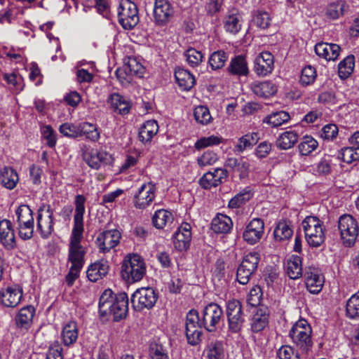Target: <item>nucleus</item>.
Segmentation results:
<instances>
[{
	"mask_svg": "<svg viewBox=\"0 0 359 359\" xmlns=\"http://www.w3.org/2000/svg\"><path fill=\"white\" fill-rule=\"evenodd\" d=\"M86 198L83 195H77L75 198V212L74 215V224L69 237L68 248V262L72 266L83 267L85 264L86 248L81 245L83 237Z\"/></svg>",
	"mask_w": 359,
	"mask_h": 359,
	"instance_id": "nucleus-1",
	"label": "nucleus"
},
{
	"mask_svg": "<svg viewBox=\"0 0 359 359\" xmlns=\"http://www.w3.org/2000/svg\"><path fill=\"white\" fill-rule=\"evenodd\" d=\"M128 311V298L126 293L114 294L110 289L102 292L99 301V313L101 316H112L114 321H118L126 316Z\"/></svg>",
	"mask_w": 359,
	"mask_h": 359,
	"instance_id": "nucleus-2",
	"label": "nucleus"
},
{
	"mask_svg": "<svg viewBox=\"0 0 359 359\" xmlns=\"http://www.w3.org/2000/svg\"><path fill=\"white\" fill-rule=\"evenodd\" d=\"M147 266L142 257L138 254H128L121 264V276L127 283L140 281L146 274Z\"/></svg>",
	"mask_w": 359,
	"mask_h": 359,
	"instance_id": "nucleus-3",
	"label": "nucleus"
},
{
	"mask_svg": "<svg viewBox=\"0 0 359 359\" xmlns=\"http://www.w3.org/2000/svg\"><path fill=\"white\" fill-rule=\"evenodd\" d=\"M305 238L310 247L318 248L325 240L323 222L315 216H307L302 223Z\"/></svg>",
	"mask_w": 359,
	"mask_h": 359,
	"instance_id": "nucleus-4",
	"label": "nucleus"
},
{
	"mask_svg": "<svg viewBox=\"0 0 359 359\" xmlns=\"http://www.w3.org/2000/svg\"><path fill=\"white\" fill-rule=\"evenodd\" d=\"M338 230L345 246L351 247L355 244L358 236V225L353 216L348 214L340 216L338 219Z\"/></svg>",
	"mask_w": 359,
	"mask_h": 359,
	"instance_id": "nucleus-5",
	"label": "nucleus"
},
{
	"mask_svg": "<svg viewBox=\"0 0 359 359\" xmlns=\"http://www.w3.org/2000/svg\"><path fill=\"white\" fill-rule=\"evenodd\" d=\"M311 327L306 320H298L291 328L289 336L293 342L303 351H308L312 346Z\"/></svg>",
	"mask_w": 359,
	"mask_h": 359,
	"instance_id": "nucleus-6",
	"label": "nucleus"
},
{
	"mask_svg": "<svg viewBox=\"0 0 359 359\" xmlns=\"http://www.w3.org/2000/svg\"><path fill=\"white\" fill-rule=\"evenodd\" d=\"M118 22L125 29H131L139 22L137 5L130 0H121L118 8Z\"/></svg>",
	"mask_w": 359,
	"mask_h": 359,
	"instance_id": "nucleus-7",
	"label": "nucleus"
},
{
	"mask_svg": "<svg viewBox=\"0 0 359 359\" xmlns=\"http://www.w3.org/2000/svg\"><path fill=\"white\" fill-rule=\"evenodd\" d=\"M223 310L215 303H210L202 311L201 323L204 328L210 332H215L223 320Z\"/></svg>",
	"mask_w": 359,
	"mask_h": 359,
	"instance_id": "nucleus-8",
	"label": "nucleus"
},
{
	"mask_svg": "<svg viewBox=\"0 0 359 359\" xmlns=\"http://www.w3.org/2000/svg\"><path fill=\"white\" fill-rule=\"evenodd\" d=\"M226 313L229 330L234 333L240 332L245 323L241 302L237 299L229 300L226 303Z\"/></svg>",
	"mask_w": 359,
	"mask_h": 359,
	"instance_id": "nucleus-9",
	"label": "nucleus"
},
{
	"mask_svg": "<svg viewBox=\"0 0 359 359\" xmlns=\"http://www.w3.org/2000/svg\"><path fill=\"white\" fill-rule=\"evenodd\" d=\"M259 262V255L258 252H253L247 254L236 272V279L240 284H247L251 276L256 271Z\"/></svg>",
	"mask_w": 359,
	"mask_h": 359,
	"instance_id": "nucleus-10",
	"label": "nucleus"
},
{
	"mask_svg": "<svg viewBox=\"0 0 359 359\" xmlns=\"http://www.w3.org/2000/svg\"><path fill=\"white\" fill-rule=\"evenodd\" d=\"M82 157L86 164L95 170H99L102 165L111 164L114 160L112 156L108 152L95 148L83 149Z\"/></svg>",
	"mask_w": 359,
	"mask_h": 359,
	"instance_id": "nucleus-11",
	"label": "nucleus"
},
{
	"mask_svg": "<svg viewBox=\"0 0 359 359\" xmlns=\"http://www.w3.org/2000/svg\"><path fill=\"white\" fill-rule=\"evenodd\" d=\"M37 231L43 239L48 238L54 231L53 212L49 205H41L38 210Z\"/></svg>",
	"mask_w": 359,
	"mask_h": 359,
	"instance_id": "nucleus-12",
	"label": "nucleus"
},
{
	"mask_svg": "<svg viewBox=\"0 0 359 359\" xmlns=\"http://www.w3.org/2000/svg\"><path fill=\"white\" fill-rule=\"evenodd\" d=\"M202 326L197 311L195 310L189 311L187 314L185 324L186 336L189 344L194 346L200 342Z\"/></svg>",
	"mask_w": 359,
	"mask_h": 359,
	"instance_id": "nucleus-13",
	"label": "nucleus"
},
{
	"mask_svg": "<svg viewBox=\"0 0 359 359\" xmlns=\"http://www.w3.org/2000/svg\"><path fill=\"white\" fill-rule=\"evenodd\" d=\"M121 238L119 230L109 229L100 233L95 243L100 253L106 254L119 244Z\"/></svg>",
	"mask_w": 359,
	"mask_h": 359,
	"instance_id": "nucleus-14",
	"label": "nucleus"
},
{
	"mask_svg": "<svg viewBox=\"0 0 359 359\" xmlns=\"http://www.w3.org/2000/svg\"><path fill=\"white\" fill-rule=\"evenodd\" d=\"M156 185L153 182L144 183L133 196V204L137 209L144 210L150 206L156 197Z\"/></svg>",
	"mask_w": 359,
	"mask_h": 359,
	"instance_id": "nucleus-15",
	"label": "nucleus"
},
{
	"mask_svg": "<svg viewBox=\"0 0 359 359\" xmlns=\"http://www.w3.org/2000/svg\"><path fill=\"white\" fill-rule=\"evenodd\" d=\"M158 299V294L151 287H142L137 290L131 297L135 307L142 310L151 309Z\"/></svg>",
	"mask_w": 359,
	"mask_h": 359,
	"instance_id": "nucleus-16",
	"label": "nucleus"
},
{
	"mask_svg": "<svg viewBox=\"0 0 359 359\" xmlns=\"http://www.w3.org/2000/svg\"><path fill=\"white\" fill-rule=\"evenodd\" d=\"M22 296V288L18 285L1 287L0 304L6 308H15L20 303Z\"/></svg>",
	"mask_w": 359,
	"mask_h": 359,
	"instance_id": "nucleus-17",
	"label": "nucleus"
},
{
	"mask_svg": "<svg viewBox=\"0 0 359 359\" xmlns=\"http://www.w3.org/2000/svg\"><path fill=\"white\" fill-rule=\"evenodd\" d=\"M174 15V8L168 0H155L153 17L156 25L164 26Z\"/></svg>",
	"mask_w": 359,
	"mask_h": 359,
	"instance_id": "nucleus-18",
	"label": "nucleus"
},
{
	"mask_svg": "<svg viewBox=\"0 0 359 359\" xmlns=\"http://www.w3.org/2000/svg\"><path fill=\"white\" fill-rule=\"evenodd\" d=\"M306 287L311 294H318L323 289L324 277L320 270L315 266L306 267L304 271Z\"/></svg>",
	"mask_w": 359,
	"mask_h": 359,
	"instance_id": "nucleus-19",
	"label": "nucleus"
},
{
	"mask_svg": "<svg viewBox=\"0 0 359 359\" xmlns=\"http://www.w3.org/2000/svg\"><path fill=\"white\" fill-rule=\"evenodd\" d=\"M274 69V57L269 51L259 53L254 60L253 70L259 76H266Z\"/></svg>",
	"mask_w": 359,
	"mask_h": 359,
	"instance_id": "nucleus-20",
	"label": "nucleus"
},
{
	"mask_svg": "<svg viewBox=\"0 0 359 359\" xmlns=\"http://www.w3.org/2000/svg\"><path fill=\"white\" fill-rule=\"evenodd\" d=\"M264 233V221L259 218L252 219L247 225L243 233V238L250 245L257 243Z\"/></svg>",
	"mask_w": 359,
	"mask_h": 359,
	"instance_id": "nucleus-21",
	"label": "nucleus"
},
{
	"mask_svg": "<svg viewBox=\"0 0 359 359\" xmlns=\"http://www.w3.org/2000/svg\"><path fill=\"white\" fill-rule=\"evenodd\" d=\"M0 243L6 250H12L16 248L15 232L8 219L0 221Z\"/></svg>",
	"mask_w": 359,
	"mask_h": 359,
	"instance_id": "nucleus-22",
	"label": "nucleus"
},
{
	"mask_svg": "<svg viewBox=\"0 0 359 359\" xmlns=\"http://www.w3.org/2000/svg\"><path fill=\"white\" fill-rule=\"evenodd\" d=\"M227 175L226 170L218 168L215 169L213 172L205 173L199 180V184L203 189H210L221 184L227 177Z\"/></svg>",
	"mask_w": 359,
	"mask_h": 359,
	"instance_id": "nucleus-23",
	"label": "nucleus"
},
{
	"mask_svg": "<svg viewBox=\"0 0 359 359\" xmlns=\"http://www.w3.org/2000/svg\"><path fill=\"white\" fill-rule=\"evenodd\" d=\"M191 226L190 224L184 222L178 227L173 236L175 248L183 251L189 248L191 240Z\"/></svg>",
	"mask_w": 359,
	"mask_h": 359,
	"instance_id": "nucleus-24",
	"label": "nucleus"
},
{
	"mask_svg": "<svg viewBox=\"0 0 359 359\" xmlns=\"http://www.w3.org/2000/svg\"><path fill=\"white\" fill-rule=\"evenodd\" d=\"M315 52L320 57L327 61L336 60L341 52V48L336 43H318L314 47Z\"/></svg>",
	"mask_w": 359,
	"mask_h": 359,
	"instance_id": "nucleus-25",
	"label": "nucleus"
},
{
	"mask_svg": "<svg viewBox=\"0 0 359 359\" xmlns=\"http://www.w3.org/2000/svg\"><path fill=\"white\" fill-rule=\"evenodd\" d=\"M36 309L32 305L21 308L15 317V323L18 328L28 330L32 325Z\"/></svg>",
	"mask_w": 359,
	"mask_h": 359,
	"instance_id": "nucleus-26",
	"label": "nucleus"
},
{
	"mask_svg": "<svg viewBox=\"0 0 359 359\" xmlns=\"http://www.w3.org/2000/svg\"><path fill=\"white\" fill-rule=\"evenodd\" d=\"M223 25L226 32L237 34L242 27V17L239 12L236 9L229 11L223 20Z\"/></svg>",
	"mask_w": 359,
	"mask_h": 359,
	"instance_id": "nucleus-27",
	"label": "nucleus"
},
{
	"mask_svg": "<svg viewBox=\"0 0 359 359\" xmlns=\"http://www.w3.org/2000/svg\"><path fill=\"white\" fill-rule=\"evenodd\" d=\"M227 71L231 75L247 76L249 73V69L245 57L240 55L233 57L227 67Z\"/></svg>",
	"mask_w": 359,
	"mask_h": 359,
	"instance_id": "nucleus-28",
	"label": "nucleus"
},
{
	"mask_svg": "<svg viewBox=\"0 0 359 359\" xmlns=\"http://www.w3.org/2000/svg\"><path fill=\"white\" fill-rule=\"evenodd\" d=\"M175 77L177 83L182 90H189L195 83V78L187 69L182 67H176Z\"/></svg>",
	"mask_w": 359,
	"mask_h": 359,
	"instance_id": "nucleus-29",
	"label": "nucleus"
},
{
	"mask_svg": "<svg viewBox=\"0 0 359 359\" xmlns=\"http://www.w3.org/2000/svg\"><path fill=\"white\" fill-rule=\"evenodd\" d=\"M232 227L231 219L224 214H217L211 222V229L216 233H227Z\"/></svg>",
	"mask_w": 359,
	"mask_h": 359,
	"instance_id": "nucleus-30",
	"label": "nucleus"
},
{
	"mask_svg": "<svg viewBox=\"0 0 359 359\" xmlns=\"http://www.w3.org/2000/svg\"><path fill=\"white\" fill-rule=\"evenodd\" d=\"M251 90L256 95L266 98L275 95L278 90V88L272 81H264L252 83Z\"/></svg>",
	"mask_w": 359,
	"mask_h": 359,
	"instance_id": "nucleus-31",
	"label": "nucleus"
},
{
	"mask_svg": "<svg viewBox=\"0 0 359 359\" xmlns=\"http://www.w3.org/2000/svg\"><path fill=\"white\" fill-rule=\"evenodd\" d=\"M109 264L107 261H100L89 266L87 270V277L91 282H96L104 277L109 271Z\"/></svg>",
	"mask_w": 359,
	"mask_h": 359,
	"instance_id": "nucleus-32",
	"label": "nucleus"
},
{
	"mask_svg": "<svg viewBox=\"0 0 359 359\" xmlns=\"http://www.w3.org/2000/svg\"><path fill=\"white\" fill-rule=\"evenodd\" d=\"M158 131V124L156 121L151 119L145 121L140 128L139 140L146 144L150 142Z\"/></svg>",
	"mask_w": 359,
	"mask_h": 359,
	"instance_id": "nucleus-33",
	"label": "nucleus"
},
{
	"mask_svg": "<svg viewBox=\"0 0 359 359\" xmlns=\"http://www.w3.org/2000/svg\"><path fill=\"white\" fill-rule=\"evenodd\" d=\"M0 180L5 188L13 189L19 182L18 174L13 168L5 166L0 170Z\"/></svg>",
	"mask_w": 359,
	"mask_h": 359,
	"instance_id": "nucleus-34",
	"label": "nucleus"
},
{
	"mask_svg": "<svg viewBox=\"0 0 359 359\" xmlns=\"http://www.w3.org/2000/svg\"><path fill=\"white\" fill-rule=\"evenodd\" d=\"M349 8L348 4L344 0H337L327 5L325 16L330 20H337L343 16Z\"/></svg>",
	"mask_w": 359,
	"mask_h": 359,
	"instance_id": "nucleus-35",
	"label": "nucleus"
},
{
	"mask_svg": "<svg viewBox=\"0 0 359 359\" xmlns=\"http://www.w3.org/2000/svg\"><path fill=\"white\" fill-rule=\"evenodd\" d=\"M285 271L290 278L295 280L302 276V262L298 255L291 256L287 261Z\"/></svg>",
	"mask_w": 359,
	"mask_h": 359,
	"instance_id": "nucleus-36",
	"label": "nucleus"
},
{
	"mask_svg": "<svg viewBox=\"0 0 359 359\" xmlns=\"http://www.w3.org/2000/svg\"><path fill=\"white\" fill-rule=\"evenodd\" d=\"M225 166L230 168L234 173H238L241 179L246 177L248 175L249 163L243 158H229L225 163Z\"/></svg>",
	"mask_w": 359,
	"mask_h": 359,
	"instance_id": "nucleus-37",
	"label": "nucleus"
},
{
	"mask_svg": "<svg viewBox=\"0 0 359 359\" xmlns=\"http://www.w3.org/2000/svg\"><path fill=\"white\" fill-rule=\"evenodd\" d=\"M269 313L266 308H259L253 316L251 328L254 332L263 330L268 325Z\"/></svg>",
	"mask_w": 359,
	"mask_h": 359,
	"instance_id": "nucleus-38",
	"label": "nucleus"
},
{
	"mask_svg": "<svg viewBox=\"0 0 359 359\" xmlns=\"http://www.w3.org/2000/svg\"><path fill=\"white\" fill-rule=\"evenodd\" d=\"M107 102L120 114L126 115L130 111V102L118 93L111 94L108 98Z\"/></svg>",
	"mask_w": 359,
	"mask_h": 359,
	"instance_id": "nucleus-39",
	"label": "nucleus"
},
{
	"mask_svg": "<svg viewBox=\"0 0 359 359\" xmlns=\"http://www.w3.org/2000/svg\"><path fill=\"white\" fill-rule=\"evenodd\" d=\"M299 135L295 130H287L281 133L276 140V145L281 149H289L297 142Z\"/></svg>",
	"mask_w": 359,
	"mask_h": 359,
	"instance_id": "nucleus-40",
	"label": "nucleus"
},
{
	"mask_svg": "<svg viewBox=\"0 0 359 359\" xmlns=\"http://www.w3.org/2000/svg\"><path fill=\"white\" fill-rule=\"evenodd\" d=\"M61 336L62 342L65 346H69L74 344L78 339V328L76 323L74 321L67 323L63 327Z\"/></svg>",
	"mask_w": 359,
	"mask_h": 359,
	"instance_id": "nucleus-41",
	"label": "nucleus"
},
{
	"mask_svg": "<svg viewBox=\"0 0 359 359\" xmlns=\"http://www.w3.org/2000/svg\"><path fill=\"white\" fill-rule=\"evenodd\" d=\"M174 219L173 215L168 210L161 209L155 212L152 222L156 229H163L172 223Z\"/></svg>",
	"mask_w": 359,
	"mask_h": 359,
	"instance_id": "nucleus-42",
	"label": "nucleus"
},
{
	"mask_svg": "<svg viewBox=\"0 0 359 359\" xmlns=\"http://www.w3.org/2000/svg\"><path fill=\"white\" fill-rule=\"evenodd\" d=\"M259 139V133H250L244 135L238 140L237 144L235 145V151L242 153L245 150L251 149L255 145Z\"/></svg>",
	"mask_w": 359,
	"mask_h": 359,
	"instance_id": "nucleus-43",
	"label": "nucleus"
},
{
	"mask_svg": "<svg viewBox=\"0 0 359 359\" xmlns=\"http://www.w3.org/2000/svg\"><path fill=\"white\" fill-rule=\"evenodd\" d=\"M229 58L228 54L222 50L214 51L208 58V65L212 70H219L223 68Z\"/></svg>",
	"mask_w": 359,
	"mask_h": 359,
	"instance_id": "nucleus-44",
	"label": "nucleus"
},
{
	"mask_svg": "<svg viewBox=\"0 0 359 359\" xmlns=\"http://www.w3.org/2000/svg\"><path fill=\"white\" fill-rule=\"evenodd\" d=\"M80 137L85 136L86 139L97 142L100 138V133L96 125L88 122L80 123Z\"/></svg>",
	"mask_w": 359,
	"mask_h": 359,
	"instance_id": "nucleus-45",
	"label": "nucleus"
},
{
	"mask_svg": "<svg viewBox=\"0 0 359 359\" xmlns=\"http://www.w3.org/2000/svg\"><path fill=\"white\" fill-rule=\"evenodd\" d=\"M204 353L208 359H223L224 358V348L222 341H212L205 348Z\"/></svg>",
	"mask_w": 359,
	"mask_h": 359,
	"instance_id": "nucleus-46",
	"label": "nucleus"
},
{
	"mask_svg": "<svg viewBox=\"0 0 359 359\" xmlns=\"http://www.w3.org/2000/svg\"><path fill=\"white\" fill-rule=\"evenodd\" d=\"M290 119V114L284 111L273 112L266 116L263 122L270 125L271 127H278Z\"/></svg>",
	"mask_w": 359,
	"mask_h": 359,
	"instance_id": "nucleus-47",
	"label": "nucleus"
},
{
	"mask_svg": "<svg viewBox=\"0 0 359 359\" xmlns=\"http://www.w3.org/2000/svg\"><path fill=\"white\" fill-rule=\"evenodd\" d=\"M355 57L353 55H348L338 65V73L341 79L348 78L353 72Z\"/></svg>",
	"mask_w": 359,
	"mask_h": 359,
	"instance_id": "nucleus-48",
	"label": "nucleus"
},
{
	"mask_svg": "<svg viewBox=\"0 0 359 359\" xmlns=\"http://www.w3.org/2000/svg\"><path fill=\"white\" fill-rule=\"evenodd\" d=\"M318 147V143L313 137L305 135L298 145L299 151L302 156H308L315 151Z\"/></svg>",
	"mask_w": 359,
	"mask_h": 359,
	"instance_id": "nucleus-49",
	"label": "nucleus"
},
{
	"mask_svg": "<svg viewBox=\"0 0 359 359\" xmlns=\"http://www.w3.org/2000/svg\"><path fill=\"white\" fill-rule=\"evenodd\" d=\"M346 313L351 319L359 318V292L353 294L347 301Z\"/></svg>",
	"mask_w": 359,
	"mask_h": 359,
	"instance_id": "nucleus-50",
	"label": "nucleus"
},
{
	"mask_svg": "<svg viewBox=\"0 0 359 359\" xmlns=\"http://www.w3.org/2000/svg\"><path fill=\"white\" fill-rule=\"evenodd\" d=\"M184 55L187 64L193 68L198 67L204 58L203 54L194 48H188Z\"/></svg>",
	"mask_w": 359,
	"mask_h": 359,
	"instance_id": "nucleus-51",
	"label": "nucleus"
},
{
	"mask_svg": "<svg viewBox=\"0 0 359 359\" xmlns=\"http://www.w3.org/2000/svg\"><path fill=\"white\" fill-rule=\"evenodd\" d=\"M292 233V229L285 222H280L273 231L274 238L278 241L289 239Z\"/></svg>",
	"mask_w": 359,
	"mask_h": 359,
	"instance_id": "nucleus-52",
	"label": "nucleus"
},
{
	"mask_svg": "<svg viewBox=\"0 0 359 359\" xmlns=\"http://www.w3.org/2000/svg\"><path fill=\"white\" fill-rule=\"evenodd\" d=\"M316 69L311 65L306 66L302 70L299 83L303 86L311 85L316 81Z\"/></svg>",
	"mask_w": 359,
	"mask_h": 359,
	"instance_id": "nucleus-53",
	"label": "nucleus"
},
{
	"mask_svg": "<svg viewBox=\"0 0 359 359\" xmlns=\"http://www.w3.org/2000/svg\"><path fill=\"white\" fill-rule=\"evenodd\" d=\"M124 65L126 67V71L133 76L139 78L143 76L144 67L135 57H128V62Z\"/></svg>",
	"mask_w": 359,
	"mask_h": 359,
	"instance_id": "nucleus-54",
	"label": "nucleus"
},
{
	"mask_svg": "<svg viewBox=\"0 0 359 359\" xmlns=\"http://www.w3.org/2000/svg\"><path fill=\"white\" fill-rule=\"evenodd\" d=\"M251 197L250 190L245 189L233 197L229 201L228 206L231 208H238L248 201Z\"/></svg>",
	"mask_w": 359,
	"mask_h": 359,
	"instance_id": "nucleus-55",
	"label": "nucleus"
},
{
	"mask_svg": "<svg viewBox=\"0 0 359 359\" xmlns=\"http://www.w3.org/2000/svg\"><path fill=\"white\" fill-rule=\"evenodd\" d=\"M222 138L217 135L203 137L196 142L194 147L196 149H201L205 147L218 145L222 142Z\"/></svg>",
	"mask_w": 359,
	"mask_h": 359,
	"instance_id": "nucleus-56",
	"label": "nucleus"
},
{
	"mask_svg": "<svg viewBox=\"0 0 359 359\" xmlns=\"http://www.w3.org/2000/svg\"><path fill=\"white\" fill-rule=\"evenodd\" d=\"M340 158L344 162L351 163L359 160V149L353 148L351 145L342 148L340 152Z\"/></svg>",
	"mask_w": 359,
	"mask_h": 359,
	"instance_id": "nucleus-57",
	"label": "nucleus"
},
{
	"mask_svg": "<svg viewBox=\"0 0 359 359\" xmlns=\"http://www.w3.org/2000/svg\"><path fill=\"white\" fill-rule=\"evenodd\" d=\"M194 115L196 121L202 124L209 123L212 119L208 107L204 106H198L194 109Z\"/></svg>",
	"mask_w": 359,
	"mask_h": 359,
	"instance_id": "nucleus-58",
	"label": "nucleus"
},
{
	"mask_svg": "<svg viewBox=\"0 0 359 359\" xmlns=\"http://www.w3.org/2000/svg\"><path fill=\"white\" fill-rule=\"evenodd\" d=\"M151 359H169L168 351L162 344L152 343L149 348Z\"/></svg>",
	"mask_w": 359,
	"mask_h": 359,
	"instance_id": "nucleus-59",
	"label": "nucleus"
},
{
	"mask_svg": "<svg viewBox=\"0 0 359 359\" xmlns=\"http://www.w3.org/2000/svg\"><path fill=\"white\" fill-rule=\"evenodd\" d=\"M59 130L66 137L76 138L80 137V123H65L60 126Z\"/></svg>",
	"mask_w": 359,
	"mask_h": 359,
	"instance_id": "nucleus-60",
	"label": "nucleus"
},
{
	"mask_svg": "<svg viewBox=\"0 0 359 359\" xmlns=\"http://www.w3.org/2000/svg\"><path fill=\"white\" fill-rule=\"evenodd\" d=\"M218 160V156L212 151L208 150L197 158V163L200 167H205L215 164Z\"/></svg>",
	"mask_w": 359,
	"mask_h": 359,
	"instance_id": "nucleus-61",
	"label": "nucleus"
},
{
	"mask_svg": "<svg viewBox=\"0 0 359 359\" xmlns=\"http://www.w3.org/2000/svg\"><path fill=\"white\" fill-rule=\"evenodd\" d=\"M42 137L46 141V144L53 148L56 144V133L50 126H43L41 128Z\"/></svg>",
	"mask_w": 359,
	"mask_h": 359,
	"instance_id": "nucleus-62",
	"label": "nucleus"
},
{
	"mask_svg": "<svg viewBox=\"0 0 359 359\" xmlns=\"http://www.w3.org/2000/svg\"><path fill=\"white\" fill-rule=\"evenodd\" d=\"M262 298V289L259 285H255L250 289L248 295L247 302L250 305L257 306L261 303Z\"/></svg>",
	"mask_w": 359,
	"mask_h": 359,
	"instance_id": "nucleus-63",
	"label": "nucleus"
},
{
	"mask_svg": "<svg viewBox=\"0 0 359 359\" xmlns=\"http://www.w3.org/2000/svg\"><path fill=\"white\" fill-rule=\"evenodd\" d=\"M254 23L261 29H266L269 27L271 18L269 13L266 11H257L254 16Z\"/></svg>",
	"mask_w": 359,
	"mask_h": 359,
	"instance_id": "nucleus-64",
	"label": "nucleus"
}]
</instances>
